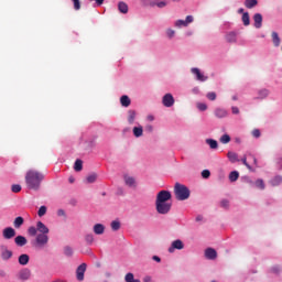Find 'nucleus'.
I'll return each mask as SVG.
<instances>
[{"instance_id": "f257e3e1", "label": "nucleus", "mask_w": 282, "mask_h": 282, "mask_svg": "<svg viewBox=\"0 0 282 282\" xmlns=\"http://www.w3.org/2000/svg\"><path fill=\"white\" fill-rule=\"evenodd\" d=\"M45 180V175L36 170H29L25 174L26 188L30 191H39L41 182Z\"/></svg>"}, {"instance_id": "f03ea898", "label": "nucleus", "mask_w": 282, "mask_h": 282, "mask_svg": "<svg viewBox=\"0 0 282 282\" xmlns=\"http://www.w3.org/2000/svg\"><path fill=\"white\" fill-rule=\"evenodd\" d=\"M174 195L177 202H186L191 197V189L184 184L175 183Z\"/></svg>"}, {"instance_id": "7ed1b4c3", "label": "nucleus", "mask_w": 282, "mask_h": 282, "mask_svg": "<svg viewBox=\"0 0 282 282\" xmlns=\"http://www.w3.org/2000/svg\"><path fill=\"white\" fill-rule=\"evenodd\" d=\"M172 207L173 203H155L156 213H159V215H169Z\"/></svg>"}, {"instance_id": "20e7f679", "label": "nucleus", "mask_w": 282, "mask_h": 282, "mask_svg": "<svg viewBox=\"0 0 282 282\" xmlns=\"http://www.w3.org/2000/svg\"><path fill=\"white\" fill-rule=\"evenodd\" d=\"M171 197H172L171 192L163 189L158 193L155 203L171 204V202H169Z\"/></svg>"}, {"instance_id": "39448f33", "label": "nucleus", "mask_w": 282, "mask_h": 282, "mask_svg": "<svg viewBox=\"0 0 282 282\" xmlns=\"http://www.w3.org/2000/svg\"><path fill=\"white\" fill-rule=\"evenodd\" d=\"M87 271V264L82 263L76 270L77 281H85V272Z\"/></svg>"}, {"instance_id": "423d86ee", "label": "nucleus", "mask_w": 282, "mask_h": 282, "mask_svg": "<svg viewBox=\"0 0 282 282\" xmlns=\"http://www.w3.org/2000/svg\"><path fill=\"white\" fill-rule=\"evenodd\" d=\"M35 241L37 246L43 248V246H47V242L50 241V237L47 236V234H39L35 238Z\"/></svg>"}, {"instance_id": "0eeeda50", "label": "nucleus", "mask_w": 282, "mask_h": 282, "mask_svg": "<svg viewBox=\"0 0 282 282\" xmlns=\"http://www.w3.org/2000/svg\"><path fill=\"white\" fill-rule=\"evenodd\" d=\"M3 239H14L17 237V230L12 227H7L2 230Z\"/></svg>"}, {"instance_id": "6e6552de", "label": "nucleus", "mask_w": 282, "mask_h": 282, "mask_svg": "<svg viewBox=\"0 0 282 282\" xmlns=\"http://www.w3.org/2000/svg\"><path fill=\"white\" fill-rule=\"evenodd\" d=\"M162 104L164 107H173V105H175V98H173L172 94H165L162 99Z\"/></svg>"}, {"instance_id": "1a4fd4ad", "label": "nucleus", "mask_w": 282, "mask_h": 282, "mask_svg": "<svg viewBox=\"0 0 282 282\" xmlns=\"http://www.w3.org/2000/svg\"><path fill=\"white\" fill-rule=\"evenodd\" d=\"M191 72L196 76V80H199L200 83H206V80H208V77L202 74L199 68H192Z\"/></svg>"}, {"instance_id": "9d476101", "label": "nucleus", "mask_w": 282, "mask_h": 282, "mask_svg": "<svg viewBox=\"0 0 282 282\" xmlns=\"http://www.w3.org/2000/svg\"><path fill=\"white\" fill-rule=\"evenodd\" d=\"M175 250H184V242L182 240H174L169 248V252H175Z\"/></svg>"}, {"instance_id": "9b49d317", "label": "nucleus", "mask_w": 282, "mask_h": 282, "mask_svg": "<svg viewBox=\"0 0 282 282\" xmlns=\"http://www.w3.org/2000/svg\"><path fill=\"white\" fill-rule=\"evenodd\" d=\"M30 276H32V271H30V269H22L18 274V279H20V281H28Z\"/></svg>"}, {"instance_id": "f8f14e48", "label": "nucleus", "mask_w": 282, "mask_h": 282, "mask_svg": "<svg viewBox=\"0 0 282 282\" xmlns=\"http://www.w3.org/2000/svg\"><path fill=\"white\" fill-rule=\"evenodd\" d=\"M1 259L3 261H8V259H12V251L8 249V247H1Z\"/></svg>"}, {"instance_id": "ddd939ff", "label": "nucleus", "mask_w": 282, "mask_h": 282, "mask_svg": "<svg viewBox=\"0 0 282 282\" xmlns=\"http://www.w3.org/2000/svg\"><path fill=\"white\" fill-rule=\"evenodd\" d=\"M36 227L37 232H41V235H50V228H47L43 221H37Z\"/></svg>"}, {"instance_id": "4468645a", "label": "nucleus", "mask_w": 282, "mask_h": 282, "mask_svg": "<svg viewBox=\"0 0 282 282\" xmlns=\"http://www.w3.org/2000/svg\"><path fill=\"white\" fill-rule=\"evenodd\" d=\"M253 21H254V28L259 30L261 25H263V15H261V13H256L253 15Z\"/></svg>"}, {"instance_id": "2eb2a0df", "label": "nucleus", "mask_w": 282, "mask_h": 282, "mask_svg": "<svg viewBox=\"0 0 282 282\" xmlns=\"http://www.w3.org/2000/svg\"><path fill=\"white\" fill-rule=\"evenodd\" d=\"M205 257L206 259H210V260L217 259V251L213 248H207L205 250Z\"/></svg>"}, {"instance_id": "dca6fc26", "label": "nucleus", "mask_w": 282, "mask_h": 282, "mask_svg": "<svg viewBox=\"0 0 282 282\" xmlns=\"http://www.w3.org/2000/svg\"><path fill=\"white\" fill-rule=\"evenodd\" d=\"M14 243L18 245L20 248L28 245V238L24 236H18L14 238Z\"/></svg>"}, {"instance_id": "f3484780", "label": "nucleus", "mask_w": 282, "mask_h": 282, "mask_svg": "<svg viewBox=\"0 0 282 282\" xmlns=\"http://www.w3.org/2000/svg\"><path fill=\"white\" fill-rule=\"evenodd\" d=\"M123 180L126 186H129L130 188H135V178H133V176L124 175Z\"/></svg>"}, {"instance_id": "a211bd4d", "label": "nucleus", "mask_w": 282, "mask_h": 282, "mask_svg": "<svg viewBox=\"0 0 282 282\" xmlns=\"http://www.w3.org/2000/svg\"><path fill=\"white\" fill-rule=\"evenodd\" d=\"M216 118H226L228 116V110L224 109V108H217L214 111Z\"/></svg>"}, {"instance_id": "6ab92c4d", "label": "nucleus", "mask_w": 282, "mask_h": 282, "mask_svg": "<svg viewBox=\"0 0 282 282\" xmlns=\"http://www.w3.org/2000/svg\"><path fill=\"white\" fill-rule=\"evenodd\" d=\"M95 235H104L105 234V225L96 224L93 228Z\"/></svg>"}, {"instance_id": "aec40b11", "label": "nucleus", "mask_w": 282, "mask_h": 282, "mask_svg": "<svg viewBox=\"0 0 282 282\" xmlns=\"http://www.w3.org/2000/svg\"><path fill=\"white\" fill-rule=\"evenodd\" d=\"M19 263L20 265H28L30 263V256L23 253L19 257Z\"/></svg>"}, {"instance_id": "412c9836", "label": "nucleus", "mask_w": 282, "mask_h": 282, "mask_svg": "<svg viewBox=\"0 0 282 282\" xmlns=\"http://www.w3.org/2000/svg\"><path fill=\"white\" fill-rule=\"evenodd\" d=\"M118 10L121 14H127V12H129V6L126 2H119Z\"/></svg>"}, {"instance_id": "4be33fe9", "label": "nucleus", "mask_w": 282, "mask_h": 282, "mask_svg": "<svg viewBox=\"0 0 282 282\" xmlns=\"http://www.w3.org/2000/svg\"><path fill=\"white\" fill-rule=\"evenodd\" d=\"M226 42H227V43H237V33H235V32H229V33L226 35Z\"/></svg>"}, {"instance_id": "5701e85b", "label": "nucleus", "mask_w": 282, "mask_h": 282, "mask_svg": "<svg viewBox=\"0 0 282 282\" xmlns=\"http://www.w3.org/2000/svg\"><path fill=\"white\" fill-rule=\"evenodd\" d=\"M23 224H25V219H23V217L18 216L14 221H13V226L14 228L19 229L21 228V226H23Z\"/></svg>"}, {"instance_id": "b1692460", "label": "nucleus", "mask_w": 282, "mask_h": 282, "mask_svg": "<svg viewBox=\"0 0 282 282\" xmlns=\"http://www.w3.org/2000/svg\"><path fill=\"white\" fill-rule=\"evenodd\" d=\"M271 36L274 47H279V45H281V37H279V33L272 32Z\"/></svg>"}, {"instance_id": "393cba45", "label": "nucleus", "mask_w": 282, "mask_h": 282, "mask_svg": "<svg viewBox=\"0 0 282 282\" xmlns=\"http://www.w3.org/2000/svg\"><path fill=\"white\" fill-rule=\"evenodd\" d=\"M120 104L122 107H129L131 105V99L129 98V96L123 95L120 98Z\"/></svg>"}, {"instance_id": "a878e982", "label": "nucleus", "mask_w": 282, "mask_h": 282, "mask_svg": "<svg viewBox=\"0 0 282 282\" xmlns=\"http://www.w3.org/2000/svg\"><path fill=\"white\" fill-rule=\"evenodd\" d=\"M135 116H137L135 110H129L128 111V122H129V124H133V122H135Z\"/></svg>"}, {"instance_id": "bb28decb", "label": "nucleus", "mask_w": 282, "mask_h": 282, "mask_svg": "<svg viewBox=\"0 0 282 282\" xmlns=\"http://www.w3.org/2000/svg\"><path fill=\"white\" fill-rule=\"evenodd\" d=\"M142 133H144L142 126L133 128V135L135 138H142Z\"/></svg>"}, {"instance_id": "cd10ccee", "label": "nucleus", "mask_w": 282, "mask_h": 282, "mask_svg": "<svg viewBox=\"0 0 282 282\" xmlns=\"http://www.w3.org/2000/svg\"><path fill=\"white\" fill-rule=\"evenodd\" d=\"M206 144H208L210 149H217L219 147L215 139H206Z\"/></svg>"}, {"instance_id": "c85d7f7f", "label": "nucleus", "mask_w": 282, "mask_h": 282, "mask_svg": "<svg viewBox=\"0 0 282 282\" xmlns=\"http://www.w3.org/2000/svg\"><path fill=\"white\" fill-rule=\"evenodd\" d=\"M227 158H228V160L231 161L232 163L239 162L238 155H237V153H235V152H228V153H227Z\"/></svg>"}, {"instance_id": "c756f323", "label": "nucleus", "mask_w": 282, "mask_h": 282, "mask_svg": "<svg viewBox=\"0 0 282 282\" xmlns=\"http://www.w3.org/2000/svg\"><path fill=\"white\" fill-rule=\"evenodd\" d=\"M97 180H98V174H96V173L89 174L86 177V181L88 184H94V182H96Z\"/></svg>"}, {"instance_id": "7c9ffc66", "label": "nucleus", "mask_w": 282, "mask_h": 282, "mask_svg": "<svg viewBox=\"0 0 282 282\" xmlns=\"http://www.w3.org/2000/svg\"><path fill=\"white\" fill-rule=\"evenodd\" d=\"M74 170L77 171V172L83 171V160L77 159L75 161Z\"/></svg>"}, {"instance_id": "2f4dec72", "label": "nucleus", "mask_w": 282, "mask_h": 282, "mask_svg": "<svg viewBox=\"0 0 282 282\" xmlns=\"http://www.w3.org/2000/svg\"><path fill=\"white\" fill-rule=\"evenodd\" d=\"M242 23L246 26L250 25V14L248 12L242 14Z\"/></svg>"}, {"instance_id": "473e14b6", "label": "nucleus", "mask_w": 282, "mask_h": 282, "mask_svg": "<svg viewBox=\"0 0 282 282\" xmlns=\"http://www.w3.org/2000/svg\"><path fill=\"white\" fill-rule=\"evenodd\" d=\"M258 1L257 0H246L245 1V6L246 8H248L249 10L254 8V6H257Z\"/></svg>"}, {"instance_id": "72a5a7b5", "label": "nucleus", "mask_w": 282, "mask_h": 282, "mask_svg": "<svg viewBox=\"0 0 282 282\" xmlns=\"http://www.w3.org/2000/svg\"><path fill=\"white\" fill-rule=\"evenodd\" d=\"M229 180H230V182H237L239 180V172L232 171L229 174Z\"/></svg>"}, {"instance_id": "f704fd0d", "label": "nucleus", "mask_w": 282, "mask_h": 282, "mask_svg": "<svg viewBox=\"0 0 282 282\" xmlns=\"http://www.w3.org/2000/svg\"><path fill=\"white\" fill-rule=\"evenodd\" d=\"M111 230H113L115 232L120 230V221L119 220H113L110 224Z\"/></svg>"}, {"instance_id": "c9c22d12", "label": "nucleus", "mask_w": 282, "mask_h": 282, "mask_svg": "<svg viewBox=\"0 0 282 282\" xmlns=\"http://www.w3.org/2000/svg\"><path fill=\"white\" fill-rule=\"evenodd\" d=\"M269 94H270V91H268V89H261V90H259V93H258V95H259L258 98H260L261 100H263V98H268Z\"/></svg>"}, {"instance_id": "e433bc0d", "label": "nucleus", "mask_w": 282, "mask_h": 282, "mask_svg": "<svg viewBox=\"0 0 282 282\" xmlns=\"http://www.w3.org/2000/svg\"><path fill=\"white\" fill-rule=\"evenodd\" d=\"M36 232H39L37 227H34V226L29 227L28 234H29L31 237H36Z\"/></svg>"}, {"instance_id": "4c0bfd02", "label": "nucleus", "mask_w": 282, "mask_h": 282, "mask_svg": "<svg viewBox=\"0 0 282 282\" xmlns=\"http://www.w3.org/2000/svg\"><path fill=\"white\" fill-rule=\"evenodd\" d=\"M256 186L257 188H260V191H263L265 188V183L263 182V180L259 178L256 181Z\"/></svg>"}, {"instance_id": "58836bf2", "label": "nucleus", "mask_w": 282, "mask_h": 282, "mask_svg": "<svg viewBox=\"0 0 282 282\" xmlns=\"http://www.w3.org/2000/svg\"><path fill=\"white\" fill-rule=\"evenodd\" d=\"M46 213H47V207L46 206H41L37 210L39 217H44V215H46Z\"/></svg>"}, {"instance_id": "ea45409f", "label": "nucleus", "mask_w": 282, "mask_h": 282, "mask_svg": "<svg viewBox=\"0 0 282 282\" xmlns=\"http://www.w3.org/2000/svg\"><path fill=\"white\" fill-rule=\"evenodd\" d=\"M175 25L176 28H187L188 24L186 23V20H177Z\"/></svg>"}, {"instance_id": "a19ab883", "label": "nucleus", "mask_w": 282, "mask_h": 282, "mask_svg": "<svg viewBox=\"0 0 282 282\" xmlns=\"http://www.w3.org/2000/svg\"><path fill=\"white\" fill-rule=\"evenodd\" d=\"M282 182V177L281 176H275L272 181L271 184L272 186H279V184H281Z\"/></svg>"}, {"instance_id": "79ce46f5", "label": "nucleus", "mask_w": 282, "mask_h": 282, "mask_svg": "<svg viewBox=\"0 0 282 282\" xmlns=\"http://www.w3.org/2000/svg\"><path fill=\"white\" fill-rule=\"evenodd\" d=\"M64 254L66 257H72V254H74V249H72V247H65L64 248Z\"/></svg>"}, {"instance_id": "37998d69", "label": "nucleus", "mask_w": 282, "mask_h": 282, "mask_svg": "<svg viewBox=\"0 0 282 282\" xmlns=\"http://www.w3.org/2000/svg\"><path fill=\"white\" fill-rule=\"evenodd\" d=\"M220 142H221V144H228V142H230V135L224 134V135L220 138Z\"/></svg>"}, {"instance_id": "c03bdc74", "label": "nucleus", "mask_w": 282, "mask_h": 282, "mask_svg": "<svg viewBox=\"0 0 282 282\" xmlns=\"http://www.w3.org/2000/svg\"><path fill=\"white\" fill-rule=\"evenodd\" d=\"M126 282H133L135 281L133 273H127L124 276Z\"/></svg>"}, {"instance_id": "a18cd8bd", "label": "nucleus", "mask_w": 282, "mask_h": 282, "mask_svg": "<svg viewBox=\"0 0 282 282\" xmlns=\"http://www.w3.org/2000/svg\"><path fill=\"white\" fill-rule=\"evenodd\" d=\"M206 98H208V100H217V94L215 91L208 93L206 95Z\"/></svg>"}, {"instance_id": "49530a36", "label": "nucleus", "mask_w": 282, "mask_h": 282, "mask_svg": "<svg viewBox=\"0 0 282 282\" xmlns=\"http://www.w3.org/2000/svg\"><path fill=\"white\" fill-rule=\"evenodd\" d=\"M12 193H21V185L14 184L11 186Z\"/></svg>"}, {"instance_id": "de8ad7c7", "label": "nucleus", "mask_w": 282, "mask_h": 282, "mask_svg": "<svg viewBox=\"0 0 282 282\" xmlns=\"http://www.w3.org/2000/svg\"><path fill=\"white\" fill-rule=\"evenodd\" d=\"M85 241L88 242L89 245L94 243V235L91 234L86 235Z\"/></svg>"}, {"instance_id": "09e8293b", "label": "nucleus", "mask_w": 282, "mask_h": 282, "mask_svg": "<svg viewBox=\"0 0 282 282\" xmlns=\"http://www.w3.org/2000/svg\"><path fill=\"white\" fill-rule=\"evenodd\" d=\"M242 164L249 170L252 171V166H250V164H248V159L246 156H243L241 159Z\"/></svg>"}, {"instance_id": "8fccbe9b", "label": "nucleus", "mask_w": 282, "mask_h": 282, "mask_svg": "<svg viewBox=\"0 0 282 282\" xmlns=\"http://www.w3.org/2000/svg\"><path fill=\"white\" fill-rule=\"evenodd\" d=\"M72 1H73L74 10L76 11L80 10V0H72Z\"/></svg>"}, {"instance_id": "3c124183", "label": "nucleus", "mask_w": 282, "mask_h": 282, "mask_svg": "<svg viewBox=\"0 0 282 282\" xmlns=\"http://www.w3.org/2000/svg\"><path fill=\"white\" fill-rule=\"evenodd\" d=\"M197 109H199V111H206V109H208V106L206 104L199 102L197 104Z\"/></svg>"}, {"instance_id": "603ef678", "label": "nucleus", "mask_w": 282, "mask_h": 282, "mask_svg": "<svg viewBox=\"0 0 282 282\" xmlns=\"http://www.w3.org/2000/svg\"><path fill=\"white\" fill-rule=\"evenodd\" d=\"M251 134L253 138H261V131L259 129H253Z\"/></svg>"}, {"instance_id": "864d4df0", "label": "nucleus", "mask_w": 282, "mask_h": 282, "mask_svg": "<svg viewBox=\"0 0 282 282\" xmlns=\"http://www.w3.org/2000/svg\"><path fill=\"white\" fill-rule=\"evenodd\" d=\"M220 206L221 208H228V206H230V202L228 199H223L220 202Z\"/></svg>"}, {"instance_id": "5fc2aeb1", "label": "nucleus", "mask_w": 282, "mask_h": 282, "mask_svg": "<svg viewBox=\"0 0 282 282\" xmlns=\"http://www.w3.org/2000/svg\"><path fill=\"white\" fill-rule=\"evenodd\" d=\"M202 177H204L205 180H208V177H210V171L204 170L202 172Z\"/></svg>"}, {"instance_id": "6e6d98bb", "label": "nucleus", "mask_w": 282, "mask_h": 282, "mask_svg": "<svg viewBox=\"0 0 282 282\" xmlns=\"http://www.w3.org/2000/svg\"><path fill=\"white\" fill-rule=\"evenodd\" d=\"M166 34H167V36H169L170 39H173V37L175 36V31L169 29V30L166 31Z\"/></svg>"}, {"instance_id": "4d7b16f0", "label": "nucleus", "mask_w": 282, "mask_h": 282, "mask_svg": "<svg viewBox=\"0 0 282 282\" xmlns=\"http://www.w3.org/2000/svg\"><path fill=\"white\" fill-rule=\"evenodd\" d=\"M156 6L158 8H166V2L165 1H161V2H158V3H153L152 6Z\"/></svg>"}, {"instance_id": "13d9d810", "label": "nucleus", "mask_w": 282, "mask_h": 282, "mask_svg": "<svg viewBox=\"0 0 282 282\" xmlns=\"http://www.w3.org/2000/svg\"><path fill=\"white\" fill-rule=\"evenodd\" d=\"M194 19L193 15H187L185 19V23L188 25L189 23H193Z\"/></svg>"}, {"instance_id": "bf43d9fd", "label": "nucleus", "mask_w": 282, "mask_h": 282, "mask_svg": "<svg viewBox=\"0 0 282 282\" xmlns=\"http://www.w3.org/2000/svg\"><path fill=\"white\" fill-rule=\"evenodd\" d=\"M231 111H232V113L238 115L239 113V108L234 106V107H231Z\"/></svg>"}, {"instance_id": "052dcab7", "label": "nucleus", "mask_w": 282, "mask_h": 282, "mask_svg": "<svg viewBox=\"0 0 282 282\" xmlns=\"http://www.w3.org/2000/svg\"><path fill=\"white\" fill-rule=\"evenodd\" d=\"M58 217H65V212L63 209L57 210Z\"/></svg>"}, {"instance_id": "680f3d73", "label": "nucleus", "mask_w": 282, "mask_h": 282, "mask_svg": "<svg viewBox=\"0 0 282 282\" xmlns=\"http://www.w3.org/2000/svg\"><path fill=\"white\" fill-rule=\"evenodd\" d=\"M152 259L153 261H156V263H160L162 261V259L158 256H153Z\"/></svg>"}, {"instance_id": "e2e57ef3", "label": "nucleus", "mask_w": 282, "mask_h": 282, "mask_svg": "<svg viewBox=\"0 0 282 282\" xmlns=\"http://www.w3.org/2000/svg\"><path fill=\"white\" fill-rule=\"evenodd\" d=\"M145 129H147L150 133H152V131H153V126L149 124V126L145 127Z\"/></svg>"}, {"instance_id": "0e129e2a", "label": "nucleus", "mask_w": 282, "mask_h": 282, "mask_svg": "<svg viewBox=\"0 0 282 282\" xmlns=\"http://www.w3.org/2000/svg\"><path fill=\"white\" fill-rule=\"evenodd\" d=\"M148 120H149L150 122H153V121L155 120V117H153L152 115H150V116H148Z\"/></svg>"}, {"instance_id": "69168bd1", "label": "nucleus", "mask_w": 282, "mask_h": 282, "mask_svg": "<svg viewBox=\"0 0 282 282\" xmlns=\"http://www.w3.org/2000/svg\"><path fill=\"white\" fill-rule=\"evenodd\" d=\"M202 219H204L203 216H197V217H196V221H202Z\"/></svg>"}, {"instance_id": "338daca9", "label": "nucleus", "mask_w": 282, "mask_h": 282, "mask_svg": "<svg viewBox=\"0 0 282 282\" xmlns=\"http://www.w3.org/2000/svg\"><path fill=\"white\" fill-rule=\"evenodd\" d=\"M149 281H151V276H145L144 282H149Z\"/></svg>"}, {"instance_id": "774afa93", "label": "nucleus", "mask_w": 282, "mask_h": 282, "mask_svg": "<svg viewBox=\"0 0 282 282\" xmlns=\"http://www.w3.org/2000/svg\"><path fill=\"white\" fill-rule=\"evenodd\" d=\"M239 14H243V9L238 10Z\"/></svg>"}]
</instances>
